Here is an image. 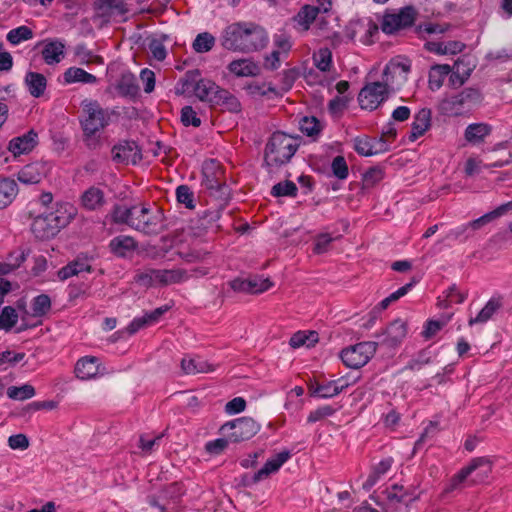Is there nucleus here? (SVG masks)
Returning a JSON list of instances; mask_svg holds the SVG:
<instances>
[{
  "label": "nucleus",
  "mask_w": 512,
  "mask_h": 512,
  "mask_svg": "<svg viewBox=\"0 0 512 512\" xmlns=\"http://www.w3.org/2000/svg\"><path fill=\"white\" fill-rule=\"evenodd\" d=\"M41 47V56L47 65H56L65 56V43L61 39H45L37 43L36 48Z\"/></svg>",
  "instance_id": "obj_15"
},
{
  "label": "nucleus",
  "mask_w": 512,
  "mask_h": 512,
  "mask_svg": "<svg viewBox=\"0 0 512 512\" xmlns=\"http://www.w3.org/2000/svg\"><path fill=\"white\" fill-rule=\"evenodd\" d=\"M501 307L502 299L500 297H492L475 317H470L468 325L473 326L487 323Z\"/></svg>",
  "instance_id": "obj_27"
},
{
  "label": "nucleus",
  "mask_w": 512,
  "mask_h": 512,
  "mask_svg": "<svg viewBox=\"0 0 512 512\" xmlns=\"http://www.w3.org/2000/svg\"><path fill=\"white\" fill-rule=\"evenodd\" d=\"M335 409L331 405H323L311 411L307 417L308 423H315L326 417L332 416L335 413Z\"/></svg>",
  "instance_id": "obj_59"
},
{
  "label": "nucleus",
  "mask_w": 512,
  "mask_h": 512,
  "mask_svg": "<svg viewBox=\"0 0 512 512\" xmlns=\"http://www.w3.org/2000/svg\"><path fill=\"white\" fill-rule=\"evenodd\" d=\"M299 147L297 138L283 132H275L265 148V163L270 167H278L290 161Z\"/></svg>",
  "instance_id": "obj_5"
},
{
  "label": "nucleus",
  "mask_w": 512,
  "mask_h": 512,
  "mask_svg": "<svg viewBox=\"0 0 512 512\" xmlns=\"http://www.w3.org/2000/svg\"><path fill=\"white\" fill-rule=\"evenodd\" d=\"M116 90L119 95L124 98H128L130 100L137 99L140 88L136 76L128 71L123 72L116 84Z\"/></svg>",
  "instance_id": "obj_21"
},
{
  "label": "nucleus",
  "mask_w": 512,
  "mask_h": 512,
  "mask_svg": "<svg viewBox=\"0 0 512 512\" xmlns=\"http://www.w3.org/2000/svg\"><path fill=\"white\" fill-rule=\"evenodd\" d=\"M140 80L143 83L144 91L146 93H151L154 90L156 77L152 70L148 68L142 69L140 72Z\"/></svg>",
  "instance_id": "obj_61"
},
{
  "label": "nucleus",
  "mask_w": 512,
  "mask_h": 512,
  "mask_svg": "<svg viewBox=\"0 0 512 512\" xmlns=\"http://www.w3.org/2000/svg\"><path fill=\"white\" fill-rule=\"evenodd\" d=\"M431 126V110L424 108L417 112L414 116V121L411 127V133L409 139L415 141L419 137L423 136L424 133Z\"/></svg>",
  "instance_id": "obj_29"
},
{
  "label": "nucleus",
  "mask_w": 512,
  "mask_h": 512,
  "mask_svg": "<svg viewBox=\"0 0 512 512\" xmlns=\"http://www.w3.org/2000/svg\"><path fill=\"white\" fill-rule=\"evenodd\" d=\"M227 69L236 77H256L261 73L260 65L251 58L233 60Z\"/></svg>",
  "instance_id": "obj_19"
},
{
  "label": "nucleus",
  "mask_w": 512,
  "mask_h": 512,
  "mask_svg": "<svg viewBox=\"0 0 512 512\" xmlns=\"http://www.w3.org/2000/svg\"><path fill=\"white\" fill-rule=\"evenodd\" d=\"M298 191V188L296 184L292 181H284L279 182L275 184L272 187L271 194L275 197H281V196H296Z\"/></svg>",
  "instance_id": "obj_50"
},
{
  "label": "nucleus",
  "mask_w": 512,
  "mask_h": 512,
  "mask_svg": "<svg viewBox=\"0 0 512 512\" xmlns=\"http://www.w3.org/2000/svg\"><path fill=\"white\" fill-rule=\"evenodd\" d=\"M18 192L17 184L14 180L0 179V209L6 208L12 203Z\"/></svg>",
  "instance_id": "obj_39"
},
{
  "label": "nucleus",
  "mask_w": 512,
  "mask_h": 512,
  "mask_svg": "<svg viewBox=\"0 0 512 512\" xmlns=\"http://www.w3.org/2000/svg\"><path fill=\"white\" fill-rule=\"evenodd\" d=\"M202 176V186L212 194L219 193L224 195L226 193L227 186L222 180V171L216 161L210 160L203 164Z\"/></svg>",
  "instance_id": "obj_13"
},
{
  "label": "nucleus",
  "mask_w": 512,
  "mask_h": 512,
  "mask_svg": "<svg viewBox=\"0 0 512 512\" xmlns=\"http://www.w3.org/2000/svg\"><path fill=\"white\" fill-rule=\"evenodd\" d=\"M300 130L309 137H315L321 131V124L315 117H304L300 121Z\"/></svg>",
  "instance_id": "obj_53"
},
{
  "label": "nucleus",
  "mask_w": 512,
  "mask_h": 512,
  "mask_svg": "<svg viewBox=\"0 0 512 512\" xmlns=\"http://www.w3.org/2000/svg\"><path fill=\"white\" fill-rule=\"evenodd\" d=\"M244 90L251 97H265L276 95V88L271 83L252 81L244 86Z\"/></svg>",
  "instance_id": "obj_42"
},
{
  "label": "nucleus",
  "mask_w": 512,
  "mask_h": 512,
  "mask_svg": "<svg viewBox=\"0 0 512 512\" xmlns=\"http://www.w3.org/2000/svg\"><path fill=\"white\" fill-rule=\"evenodd\" d=\"M8 445L13 450H25L29 446V440L24 434H15L8 438Z\"/></svg>",
  "instance_id": "obj_64"
},
{
  "label": "nucleus",
  "mask_w": 512,
  "mask_h": 512,
  "mask_svg": "<svg viewBox=\"0 0 512 512\" xmlns=\"http://www.w3.org/2000/svg\"><path fill=\"white\" fill-rule=\"evenodd\" d=\"M318 341V334L315 331L310 332H296L290 338L289 344L293 348H299L301 346L310 347Z\"/></svg>",
  "instance_id": "obj_43"
},
{
  "label": "nucleus",
  "mask_w": 512,
  "mask_h": 512,
  "mask_svg": "<svg viewBox=\"0 0 512 512\" xmlns=\"http://www.w3.org/2000/svg\"><path fill=\"white\" fill-rule=\"evenodd\" d=\"M290 458L288 451H282L274 457L268 459L264 466L254 475V481L258 482L267 478L270 474L279 470V468Z\"/></svg>",
  "instance_id": "obj_26"
},
{
  "label": "nucleus",
  "mask_w": 512,
  "mask_h": 512,
  "mask_svg": "<svg viewBox=\"0 0 512 512\" xmlns=\"http://www.w3.org/2000/svg\"><path fill=\"white\" fill-rule=\"evenodd\" d=\"M136 242L129 236H117L110 241L111 251L120 257H125L128 252L136 249Z\"/></svg>",
  "instance_id": "obj_40"
},
{
  "label": "nucleus",
  "mask_w": 512,
  "mask_h": 512,
  "mask_svg": "<svg viewBox=\"0 0 512 512\" xmlns=\"http://www.w3.org/2000/svg\"><path fill=\"white\" fill-rule=\"evenodd\" d=\"M51 308V299L46 294L36 296L32 301V312L34 316H43Z\"/></svg>",
  "instance_id": "obj_51"
},
{
  "label": "nucleus",
  "mask_w": 512,
  "mask_h": 512,
  "mask_svg": "<svg viewBox=\"0 0 512 512\" xmlns=\"http://www.w3.org/2000/svg\"><path fill=\"white\" fill-rule=\"evenodd\" d=\"M491 471L492 465L489 459L485 457L475 458L452 477L446 491H453L460 488L473 473H475V476L471 478V483L476 484L483 482Z\"/></svg>",
  "instance_id": "obj_7"
},
{
  "label": "nucleus",
  "mask_w": 512,
  "mask_h": 512,
  "mask_svg": "<svg viewBox=\"0 0 512 512\" xmlns=\"http://www.w3.org/2000/svg\"><path fill=\"white\" fill-rule=\"evenodd\" d=\"M159 318L160 308H155L153 311L146 312L140 317H135L125 330L129 335H133L139 330L157 323Z\"/></svg>",
  "instance_id": "obj_34"
},
{
  "label": "nucleus",
  "mask_w": 512,
  "mask_h": 512,
  "mask_svg": "<svg viewBox=\"0 0 512 512\" xmlns=\"http://www.w3.org/2000/svg\"><path fill=\"white\" fill-rule=\"evenodd\" d=\"M82 272H91V265L86 258H76L58 271V278L62 281Z\"/></svg>",
  "instance_id": "obj_32"
},
{
  "label": "nucleus",
  "mask_w": 512,
  "mask_h": 512,
  "mask_svg": "<svg viewBox=\"0 0 512 512\" xmlns=\"http://www.w3.org/2000/svg\"><path fill=\"white\" fill-rule=\"evenodd\" d=\"M407 335V325L401 319L391 322L382 335L380 343L388 347H396Z\"/></svg>",
  "instance_id": "obj_17"
},
{
  "label": "nucleus",
  "mask_w": 512,
  "mask_h": 512,
  "mask_svg": "<svg viewBox=\"0 0 512 512\" xmlns=\"http://www.w3.org/2000/svg\"><path fill=\"white\" fill-rule=\"evenodd\" d=\"M220 40L229 51L252 53L264 49L269 37L267 31L256 23L236 22L223 30Z\"/></svg>",
  "instance_id": "obj_2"
},
{
  "label": "nucleus",
  "mask_w": 512,
  "mask_h": 512,
  "mask_svg": "<svg viewBox=\"0 0 512 512\" xmlns=\"http://www.w3.org/2000/svg\"><path fill=\"white\" fill-rule=\"evenodd\" d=\"M231 442L249 440L260 430V425L250 417H241L223 424L220 428Z\"/></svg>",
  "instance_id": "obj_9"
},
{
  "label": "nucleus",
  "mask_w": 512,
  "mask_h": 512,
  "mask_svg": "<svg viewBox=\"0 0 512 512\" xmlns=\"http://www.w3.org/2000/svg\"><path fill=\"white\" fill-rule=\"evenodd\" d=\"M159 318L160 308H155L153 311L146 312L140 317H135L125 330L129 335H133L139 330L157 323Z\"/></svg>",
  "instance_id": "obj_33"
},
{
  "label": "nucleus",
  "mask_w": 512,
  "mask_h": 512,
  "mask_svg": "<svg viewBox=\"0 0 512 512\" xmlns=\"http://www.w3.org/2000/svg\"><path fill=\"white\" fill-rule=\"evenodd\" d=\"M416 19V10L412 6H406L398 11H387L382 18L381 29L386 34H393L401 29L413 25Z\"/></svg>",
  "instance_id": "obj_11"
},
{
  "label": "nucleus",
  "mask_w": 512,
  "mask_h": 512,
  "mask_svg": "<svg viewBox=\"0 0 512 512\" xmlns=\"http://www.w3.org/2000/svg\"><path fill=\"white\" fill-rule=\"evenodd\" d=\"M333 238L328 233H322L316 236L313 251L316 254L325 253L328 250Z\"/></svg>",
  "instance_id": "obj_63"
},
{
  "label": "nucleus",
  "mask_w": 512,
  "mask_h": 512,
  "mask_svg": "<svg viewBox=\"0 0 512 512\" xmlns=\"http://www.w3.org/2000/svg\"><path fill=\"white\" fill-rule=\"evenodd\" d=\"M491 132L492 127L487 123H472L466 127L464 138L468 143L477 145L484 142L485 138L488 137Z\"/></svg>",
  "instance_id": "obj_28"
},
{
  "label": "nucleus",
  "mask_w": 512,
  "mask_h": 512,
  "mask_svg": "<svg viewBox=\"0 0 512 512\" xmlns=\"http://www.w3.org/2000/svg\"><path fill=\"white\" fill-rule=\"evenodd\" d=\"M384 169L381 167H372L368 169L363 176L366 187H371L379 183L384 178Z\"/></svg>",
  "instance_id": "obj_58"
},
{
  "label": "nucleus",
  "mask_w": 512,
  "mask_h": 512,
  "mask_svg": "<svg viewBox=\"0 0 512 512\" xmlns=\"http://www.w3.org/2000/svg\"><path fill=\"white\" fill-rule=\"evenodd\" d=\"M451 72V67L448 64L435 65L429 72V88L436 91L443 85L444 79Z\"/></svg>",
  "instance_id": "obj_41"
},
{
  "label": "nucleus",
  "mask_w": 512,
  "mask_h": 512,
  "mask_svg": "<svg viewBox=\"0 0 512 512\" xmlns=\"http://www.w3.org/2000/svg\"><path fill=\"white\" fill-rule=\"evenodd\" d=\"M273 44L275 50L287 56L292 47L291 37L286 33H277L273 36Z\"/></svg>",
  "instance_id": "obj_56"
},
{
  "label": "nucleus",
  "mask_w": 512,
  "mask_h": 512,
  "mask_svg": "<svg viewBox=\"0 0 512 512\" xmlns=\"http://www.w3.org/2000/svg\"><path fill=\"white\" fill-rule=\"evenodd\" d=\"M37 142L38 134L34 130H30L21 136L11 139L8 149L14 156H19L32 151Z\"/></svg>",
  "instance_id": "obj_18"
},
{
  "label": "nucleus",
  "mask_w": 512,
  "mask_h": 512,
  "mask_svg": "<svg viewBox=\"0 0 512 512\" xmlns=\"http://www.w3.org/2000/svg\"><path fill=\"white\" fill-rule=\"evenodd\" d=\"M377 345L378 343L373 341L360 342L343 349L340 357L347 367L358 369L366 365L373 357Z\"/></svg>",
  "instance_id": "obj_8"
},
{
  "label": "nucleus",
  "mask_w": 512,
  "mask_h": 512,
  "mask_svg": "<svg viewBox=\"0 0 512 512\" xmlns=\"http://www.w3.org/2000/svg\"><path fill=\"white\" fill-rule=\"evenodd\" d=\"M75 376L80 380H90L105 373L100 359L96 356L81 357L75 364Z\"/></svg>",
  "instance_id": "obj_14"
},
{
  "label": "nucleus",
  "mask_w": 512,
  "mask_h": 512,
  "mask_svg": "<svg viewBox=\"0 0 512 512\" xmlns=\"http://www.w3.org/2000/svg\"><path fill=\"white\" fill-rule=\"evenodd\" d=\"M385 498L391 504L404 503L407 504L411 499H407V494L402 486L393 485L384 492Z\"/></svg>",
  "instance_id": "obj_49"
},
{
  "label": "nucleus",
  "mask_w": 512,
  "mask_h": 512,
  "mask_svg": "<svg viewBox=\"0 0 512 512\" xmlns=\"http://www.w3.org/2000/svg\"><path fill=\"white\" fill-rule=\"evenodd\" d=\"M112 219L117 224H126L145 235H157L160 231L158 217L152 215L151 210L145 206L116 205L112 212Z\"/></svg>",
  "instance_id": "obj_4"
},
{
  "label": "nucleus",
  "mask_w": 512,
  "mask_h": 512,
  "mask_svg": "<svg viewBox=\"0 0 512 512\" xmlns=\"http://www.w3.org/2000/svg\"><path fill=\"white\" fill-rule=\"evenodd\" d=\"M215 45V37L208 33L203 32L196 36L193 42V49L197 53H206L210 51Z\"/></svg>",
  "instance_id": "obj_46"
},
{
  "label": "nucleus",
  "mask_w": 512,
  "mask_h": 512,
  "mask_svg": "<svg viewBox=\"0 0 512 512\" xmlns=\"http://www.w3.org/2000/svg\"><path fill=\"white\" fill-rule=\"evenodd\" d=\"M201 73L198 69L189 70L185 75L178 81L175 91L177 94H194L196 93V86Z\"/></svg>",
  "instance_id": "obj_35"
},
{
  "label": "nucleus",
  "mask_w": 512,
  "mask_h": 512,
  "mask_svg": "<svg viewBox=\"0 0 512 512\" xmlns=\"http://www.w3.org/2000/svg\"><path fill=\"white\" fill-rule=\"evenodd\" d=\"M410 69L409 61L399 59L389 61L384 68L382 82L368 83L361 89L358 96L360 107L365 110H375L391 92L399 89L407 81Z\"/></svg>",
  "instance_id": "obj_1"
},
{
  "label": "nucleus",
  "mask_w": 512,
  "mask_h": 512,
  "mask_svg": "<svg viewBox=\"0 0 512 512\" xmlns=\"http://www.w3.org/2000/svg\"><path fill=\"white\" fill-rule=\"evenodd\" d=\"M24 83L30 95L35 98L41 97L47 87L46 77L38 72H27L24 78Z\"/></svg>",
  "instance_id": "obj_31"
},
{
  "label": "nucleus",
  "mask_w": 512,
  "mask_h": 512,
  "mask_svg": "<svg viewBox=\"0 0 512 512\" xmlns=\"http://www.w3.org/2000/svg\"><path fill=\"white\" fill-rule=\"evenodd\" d=\"M308 391L310 396L320 399H328L338 395L337 387H335L332 380L325 383L311 382Z\"/></svg>",
  "instance_id": "obj_38"
},
{
  "label": "nucleus",
  "mask_w": 512,
  "mask_h": 512,
  "mask_svg": "<svg viewBox=\"0 0 512 512\" xmlns=\"http://www.w3.org/2000/svg\"><path fill=\"white\" fill-rule=\"evenodd\" d=\"M333 175L340 180H344L348 177V166L343 156H336L331 164Z\"/></svg>",
  "instance_id": "obj_57"
},
{
  "label": "nucleus",
  "mask_w": 512,
  "mask_h": 512,
  "mask_svg": "<svg viewBox=\"0 0 512 512\" xmlns=\"http://www.w3.org/2000/svg\"><path fill=\"white\" fill-rule=\"evenodd\" d=\"M318 16L314 5H303L291 19L293 28L300 33H306Z\"/></svg>",
  "instance_id": "obj_20"
},
{
  "label": "nucleus",
  "mask_w": 512,
  "mask_h": 512,
  "mask_svg": "<svg viewBox=\"0 0 512 512\" xmlns=\"http://www.w3.org/2000/svg\"><path fill=\"white\" fill-rule=\"evenodd\" d=\"M313 62L320 71H329L332 63V52L329 48H320L313 54Z\"/></svg>",
  "instance_id": "obj_47"
},
{
  "label": "nucleus",
  "mask_w": 512,
  "mask_h": 512,
  "mask_svg": "<svg viewBox=\"0 0 512 512\" xmlns=\"http://www.w3.org/2000/svg\"><path fill=\"white\" fill-rule=\"evenodd\" d=\"M472 235H473V231H472L471 227L469 226V223L467 222L465 224L459 225V226L451 229L448 232L446 238L464 242L468 238H470Z\"/></svg>",
  "instance_id": "obj_55"
},
{
  "label": "nucleus",
  "mask_w": 512,
  "mask_h": 512,
  "mask_svg": "<svg viewBox=\"0 0 512 512\" xmlns=\"http://www.w3.org/2000/svg\"><path fill=\"white\" fill-rule=\"evenodd\" d=\"M105 202L104 192L95 186L89 187L81 196L82 206L89 211L99 210Z\"/></svg>",
  "instance_id": "obj_30"
},
{
  "label": "nucleus",
  "mask_w": 512,
  "mask_h": 512,
  "mask_svg": "<svg viewBox=\"0 0 512 512\" xmlns=\"http://www.w3.org/2000/svg\"><path fill=\"white\" fill-rule=\"evenodd\" d=\"M82 105L86 117L81 121V125L84 135L90 137L108 124V116L96 101L85 100Z\"/></svg>",
  "instance_id": "obj_10"
},
{
  "label": "nucleus",
  "mask_w": 512,
  "mask_h": 512,
  "mask_svg": "<svg viewBox=\"0 0 512 512\" xmlns=\"http://www.w3.org/2000/svg\"><path fill=\"white\" fill-rule=\"evenodd\" d=\"M18 321L16 310L11 307H5L0 314V329L9 331Z\"/></svg>",
  "instance_id": "obj_52"
},
{
  "label": "nucleus",
  "mask_w": 512,
  "mask_h": 512,
  "mask_svg": "<svg viewBox=\"0 0 512 512\" xmlns=\"http://www.w3.org/2000/svg\"><path fill=\"white\" fill-rule=\"evenodd\" d=\"M176 197L177 201L183 205H185L186 208L193 210L195 209V198L194 194L191 191V189L186 185H180L176 189Z\"/></svg>",
  "instance_id": "obj_54"
},
{
  "label": "nucleus",
  "mask_w": 512,
  "mask_h": 512,
  "mask_svg": "<svg viewBox=\"0 0 512 512\" xmlns=\"http://www.w3.org/2000/svg\"><path fill=\"white\" fill-rule=\"evenodd\" d=\"M214 105H221L231 112H238L241 109L239 100L224 88L220 91L218 100Z\"/></svg>",
  "instance_id": "obj_45"
},
{
  "label": "nucleus",
  "mask_w": 512,
  "mask_h": 512,
  "mask_svg": "<svg viewBox=\"0 0 512 512\" xmlns=\"http://www.w3.org/2000/svg\"><path fill=\"white\" fill-rule=\"evenodd\" d=\"M31 231L36 238L47 240L56 236L61 229L66 227L77 215V209L69 202H57L53 211L43 212L33 216Z\"/></svg>",
  "instance_id": "obj_3"
},
{
  "label": "nucleus",
  "mask_w": 512,
  "mask_h": 512,
  "mask_svg": "<svg viewBox=\"0 0 512 512\" xmlns=\"http://www.w3.org/2000/svg\"><path fill=\"white\" fill-rule=\"evenodd\" d=\"M181 368L185 374L209 373L216 369L214 364L198 356H185L181 360Z\"/></svg>",
  "instance_id": "obj_24"
},
{
  "label": "nucleus",
  "mask_w": 512,
  "mask_h": 512,
  "mask_svg": "<svg viewBox=\"0 0 512 512\" xmlns=\"http://www.w3.org/2000/svg\"><path fill=\"white\" fill-rule=\"evenodd\" d=\"M47 169L43 163L34 162L24 166L17 174V179L23 184H36L46 175Z\"/></svg>",
  "instance_id": "obj_23"
},
{
  "label": "nucleus",
  "mask_w": 512,
  "mask_h": 512,
  "mask_svg": "<svg viewBox=\"0 0 512 512\" xmlns=\"http://www.w3.org/2000/svg\"><path fill=\"white\" fill-rule=\"evenodd\" d=\"M222 87L217 85L214 81L210 79H205L199 77L195 96L204 102H209L211 104H215L218 100V95L220 91H222Z\"/></svg>",
  "instance_id": "obj_22"
},
{
  "label": "nucleus",
  "mask_w": 512,
  "mask_h": 512,
  "mask_svg": "<svg viewBox=\"0 0 512 512\" xmlns=\"http://www.w3.org/2000/svg\"><path fill=\"white\" fill-rule=\"evenodd\" d=\"M64 82L66 84L72 83H84V84H95L97 82L96 76L88 73L79 67H70L63 74Z\"/></svg>",
  "instance_id": "obj_37"
},
{
  "label": "nucleus",
  "mask_w": 512,
  "mask_h": 512,
  "mask_svg": "<svg viewBox=\"0 0 512 512\" xmlns=\"http://www.w3.org/2000/svg\"><path fill=\"white\" fill-rule=\"evenodd\" d=\"M181 121L185 126L192 125L194 127H199L201 125L200 118L191 106H185L182 108Z\"/></svg>",
  "instance_id": "obj_60"
},
{
  "label": "nucleus",
  "mask_w": 512,
  "mask_h": 512,
  "mask_svg": "<svg viewBox=\"0 0 512 512\" xmlns=\"http://www.w3.org/2000/svg\"><path fill=\"white\" fill-rule=\"evenodd\" d=\"M6 393L10 399L23 401L32 398L35 395V389L28 384L20 387L10 386Z\"/></svg>",
  "instance_id": "obj_48"
},
{
  "label": "nucleus",
  "mask_w": 512,
  "mask_h": 512,
  "mask_svg": "<svg viewBox=\"0 0 512 512\" xmlns=\"http://www.w3.org/2000/svg\"><path fill=\"white\" fill-rule=\"evenodd\" d=\"M112 157L119 164H136L141 160V153L133 141H125L113 147Z\"/></svg>",
  "instance_id": "obj_16"
},
{
  "label": "nucleus",
  "mask_w": 512,
  "mask_h": 512,
  "mask_svg": "<svg viewBox=\"0 0 512 512\" xmlns=\"http://www.w3.org/2000/svg\"><path fill=\"white\" fill-rule=\"evenodd\" d=\"M272 286L269 279L251 278L247 280H235L232 282L234 290L247 292V293H262Z\"/></svg>",
  "instance_id": "obj_25"
},
{
  "label": "nucleus",
  "mask_w": 512,
  "mask_h": 512,
  "mask_svg": "<svg viewBox=\"0 0 512 512\" xmlns=\"http://www.w3.org/2000/svg\"><path fill=\"white\" fill-rule=\"evenodd\" d=\"M33 38V31L25 25L11 29L7 35V41L12 45H18Z\"/></svg>",
  "instance_id": "obj_44"
},
{
  "label": "nucleus",
  "mask_w": 512,
  "mask_h": 512,
  "mask_svg": "<svg viewBox=\"0 0 512 512\" xmlns=\"http://www.w3.org/2000/svg\"><path fill=\"white\" fill-rule=\"evenodd\" d=\"M95 18L108 22L111 19L125 21L130 12L124 0H96L94 2Z\"/></svg>",
  "instance_id": "obj_12"
},
{
  "label": "nucleus",
  "mask_w": 512,
  "mask_h": 512,
  "mask_svg": "<svg viewBox=\"0 0 512 512\" xmlns=\"http://www.w3.org/2000/svg\"><path fill=\"white\" fill-rule=\"evenodd\" d=\"M481 101L482 95L479 90L465 88L461 92L443 99L439 107L442 114L446 116H460Z\"/></svg>",
  "instance_id": "obj_6"
},
{
  "label": "nucleus",
  "mask_w": 512,
  "mask_h": 512,
  "mask_svg": "<svg viewBox=\"0 0 512 512\" xmlns=\"http://www.w3.org/2000/svg\"><path fill=\"white\" fill-rule=\"evenodd\" d=\"M392 464L393 459L391 457L385 458L376 464L363 483V489L369 491L380 480V478L390 470Z\"/></svg>",
  "instance_id": "obj_36"
},
{
  "label": "nucleus",
  "mask_w": 512,
  "mask_h": 512,
  "mask_svg": "<svg viewBox=\"0 0 512 512\" xmlns=\"http://www.w3.org/2000/svg\"><path fill=\"white\" fill-rule=\"evenodd\" d=\"M14 262H0V275H6L18 268L22 262L25 261L26 256L24 252L18 253L14 257Z\"/></svg>",
  "instance_id": "obj_62"
}]
</instances>
